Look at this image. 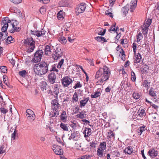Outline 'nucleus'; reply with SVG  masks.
<instances>
[{"label": "nucleus", "instance_id": "nucleus-1", "mask_svg": "<svg viewBox=\"0 0 159 159\" xmlns=\"http://www.w3.org/2000/svg\"><path fill=\"white\" fill-rule=\"evenodd\" d=\"M111 75V72L109 69L106 66H103V68H100L96 72L95 75L96 79H98L100 77V79L97 82L98 84H101L107 80Z\"/></svg>", "mask_w": 159, "mask_h": 159}, {"label": "nucleus", "instance_id": "nucleus-2", "mask_svg": "<svg viewBox=\"0 0 159 159\" xmlns=\"http://www.w3.org/2000/svg\"><path fill=\"white\" fill-rule=\"evenodd\" d=\"M36 68V72L39 75H42L48 71L49 64L45 61H42L37 64Z\"/></svg>", "mask_w": 159, "mask_h": 159}, {"label": "nucleus", "instance_id": "nucleus-3", "mask_svg": "<svg viewBox=\"0 0 159 159\" xmlns=\"http://www.w3.org/2000/svg\"><path fill=\"white\" fill-rule=\"evenodd\" d=\"M26 47V51L31 52L33 51L35 47V42L32 38H27L24 41Z\"/></svg>", "mask_w": 159, "mask_h": 159}, {"label": "nucleus", "instance_id": "nucleus-4", "mask_svg": "<svg viewBox=\"0 0 159 159\" xmlns=\"http://www.w3.org/2000/svg\"><path fill=\"white\" fill-rule=\"evenodd\" d=\"M52 90H49L48 91V94H50L51 95L53 96L55 99H58V95L59 93L60 84H57L52 86Z\"/></svg>", "mask_w": 159, "mask_h": 159}, {"label": "nucleus", "instance_id": "nucleus-5", "mask_svg": "<svg viewBox=\"0 0 159 159\" xmlns=\"http://www.w3.org/2000/svg\"><path fill=\"white\" fill-rule=\"evenodd\" d=\"M43 54V51L42 50L39 49L37 50L34 54L33 61L34 63L40 62L42 58Z\"/></svg>", "mask_w": 159, "mask_h": 159}, {"label": "nucleus", "instance_id": "nucleus-6", "mask_svg": "<svg viewBox=\"0 0 159 159\" xmlns=\"http://www.w3.org/2000/svg\"><path fill=\"white\" fill-rule=\"evenodd\" d=\"M3 19L4 20L1 22V25H3L1 28V30L2 32H5V31L7 30L8 26V23L11 22V20H9L8 17H4Z\"/></svg>", "mask_w": 159, "mask_h": 159}, {"label": "nucleus", "instance_id": "nucleus-7", "mask_svg": "<svg viewBox=\"0 0 159 159\" xmlns=\"http://www.w3.org/2000/svg\"><path fill=\"white\" fill-rule=\"evenodd\" d=\"M86 7V4L84 3H82L77 5L75 9V12L79 14L83 13Z\"/></svg>", "mask_w": 159, "mask_h": 159}, {"label": "nucleus", "instance_id": "nucleus-8", "mask_svg": "<svg viewBox=\"0 0 159 159\" xmlns=\"http://www.w3.org/2000/svg\"><path fill=\"white\" fill-rule=\"evenodd\" d=\"M62 85L64 87H67L72 83V80L68 76L64 77L61 80Z\"/></svg>", "mask_w": 159, "mask_h": 159}, {"label": "nucleus", "instance_id": "nucleus-9", "mask_svg": "<svg viewBox=\"0 0 159 159\" xmlns=\"http://www.w3.org/2000/svg\"><path fill=\"white\" fill-rule=\"evenodd\" d=\"M63 54V52L61 49L57 48L55 50V53L53 54L52 57L55 60H57L62 56Z\"/></svg>", "mask_w": 159, "mask_h": 159}, {"label": "nucleus", "instance_id": "nucleus-10", "mask_svg": "<svg viewBox=\"0 0 159 159\" xmlns=\"http://www.w3.org/2000/svg\"><path fill=\"white\" fill-rule=\"evenodd\" d=\"M56 79V75L53 72L50 73L48 76V80L51 84L54 83L55 82Z\"/></svg>", "mask_w": 159, "mask_h": 159}, {"label": "nucleus", "instance_id": "nucleus-11", "mask_svg": "<svg viewBox=\"0 0 159 159\" xmlns=\"http://www.w3.org/2000/svg\"><path fill=\"white\" fill-rule=\"evenodd\" d=\"M52 108L53 111L58 110L60 106L59 104L58 103L57 99H55L52 101Z\"/></svg>", "mask_w": 159, "mask_h": 159}, {"label": "nucleus", "instance_id": "nucleus-12", "mask_svg": "<svg viewBox=\"0 0 159 159\" xmlns=\"http://www.w3.org/2000/svg\"><path fill=\"white\" fill-rule=\"evenodd\" d=\"M26 115L28 118L30 119V121H33L35 119L34 112L30 109H28L26 111Z\"/></svg>", "mask_w": 159, "mask_h": 159}, {"label": "nucleus", "instance_id": "nucleus-13", "mask_svg": "<svg viewBox=\"0 0 159 159\" xmlns=\"http://www.w3.org/2000/svg\"><path fill=\"white\" fill-rule=\"evenodd\" d=\"M137 0H132L130 3V11L133 12L137 6Z\"/></svg>", "mask_w": 159, "mask_h": 159}, {"label": "nucleus", "instance_id": "nucleus-14", "mask_svg": "<svg viewBox=\"0 0 159 159\" xmlns=\"http://www.w3.org/2000/svg\"><path fill=\"white\" fill-rule=\"evenodd\" d=\"M148 154L152 158H154L157 155V152L154 148L150 149L148 152Z\"/></svg>", "mask_w": 159, "mask_h": 159}, {"label": "nucleus", "instance_id": "nucleus-15", "mask_svg": "<svg viewBox=\"0 0 159 159\" xmlns=\"http://www.w3.org/2000/svg\"><path fill=\"white\" fill-rule=\"evenodd\" d=\"M31 34H32L36 35L38 37L40 36H43V35L45 34L46 31L44 30L41 31H35L31 30Z\"/></svg>", "mask_w": 159, "mask_h": 159}, {"label": "nucleus", "instance_id": "nucleus-16", "mask_svg": "<svg viewBox=\"0 0 159 159\" xmlns=\"http://www.w3.org/2000/svg\"><path fill=\"white\" fill-rule=\"evenodd\" d=\"M50 46L49 45H46L45 46L44 48V54L46 55H49L51 54V46Z\"/></svg>", "mask_w": 159, "mask_h": 159}, {"label": "nucleus", "instance_id": "nucleus-17", "mask_svg": "<svg viewBox=\"0 0 159 159\" xmlns=\"http://www.w3.org/2000/svg\"><path fill=\"white\" fill-rule=\"evenodd\" d=\"M83 134H84V137L85 138L89 137L92 134L91 129L90 128H87L85 127L84 131Z\"/></svg>", "mask_w": 159, "mask_h": 159}, {"label": "nucleus", "instance_id": "nucleus-18", "mask_svg": "<svg viewBox=\"0 0 159 159\" xmlns=\"http://www.w3.org/2000/svg\"><path fill=\"white\" fill-rule=\"evenodd\" d=\"M71 138L74 140H77L80 137V134L78 131L74 132L71 134Z\"/></svg>", "mask_w": 159, "mask_h": 159}, {"label": "nucleus", "instance_id": "nucleus-19", "mask_svg": "<svg viewBox=\"0 0 159 159\" xmlns=\"http://www.w3.org/2000/svg\"><path fill=\"white\" fill-rule=\"evenodd\" d=\"M61 148L58 146H56L55 148H53V150L57 155H61L63 154V152L61 151Z\"/></svg>", "mask_w": 159, "mask_h": 159}, {"label": "nucleus", "instance_id": "nucleus-20", "mask_svg": "<svg viewBox=\"0 0 159 159\" xmlns=\"http://www.w3.org/2000/svg\"><path fill=\"white\" fill-rule=\"evenodd\" d=\"M142 57L141 54L138 53L136 55H135V58H134V63H139L141 60Z\"/></svg>", "mask_w": 159, "mask_h": 159}, {"label": "nucleus", "instance_id": "nucleus-21", "mask_svg": "<svg viewBox=\"0 0 159 159\" xmlns=\"http://www.w3.org/2000/svg\"><path fill=\"white\" fill-rule=\"evenodd\" d=\"M133 151V149L131 146L127 147L124 151L125 154H130Z\"/></svg>", "mask_w": 159, "mask_h": 159}, {"label": "nucleus", "instance_id": "nucleus-22", "mask_svg": "<svg viewBox=\"0 0 159 159\" xmlns=\"http://www.w3.org/2000/svg\"><path fill=\"white\" fill-rule=\"evenodd\" d=\"M60 7H67L69 3L66 0H63L60 1L58 3Z\"/></svg>", "mask_w": 159, "mask_h": 159}, {"label": "nucleus", "instance_id": "nucleus-23", "mask_svg": "<svg viewBox=\"0 0 159 159\" xmlns=\"http://www.w3.org/2000/svg\"><path fill=\"white\" fill-rule=\"evenodd\" d=\"M156 92L155 91L154 89L151 87L149 91V94L152 97L157 96L156 94Z\"/></svg>", "mask_w": 159, "mask_h": 159}, {"label": "nucleus", "instance_id": "nucleus-24", "mask_svg": "<svg viewBox=\"0 0 159 159\" xmlns=\"http://www.w3.org/2000/svg\"><path fill=\"white\" fill-rule=\"evenodd\" d=\"M129 10V5L127 4L125 6L123 7L122 8V11L123 14L125 16L127 14L128 11Z\"/></svg>", "mask_w": 159, "mask_h": 159}, {"label": "nucleus", "instance_id": "nucleus-25", "mask_svg": "<svg viewBox=\"0 0 159 159\" xmlns=\"http://www.w3.org/2000/svg\"><path fill=\"white\" fill-rule=\"evenodd\" d=\"M95 39L98 42L103 43L107 42L106 39L104 37L98 36L95 37Z\"/></svg>", "mask_w": 159, "mask_h": 159}, {"label": "nucleus", "instance_id": "nucleus-26", "mask_svg": "<svg viewBox=\"0 0 159 159\" xmlns=\"http://www.w3.org/2000/svg\"><path fill=\"white\" fill-rule=\"evenodd\" d=\"M137 117L145 116L146 115L145 110L143 109L140 108L138 111Z\"/></svg>", "mask_w": 159, "mask_h": 159}, {"label": "nucleus", "instance_id": "nucleus-27", "mask_svg": "<svg viewBox=\"0 0 159 159\" xmlns=\"http://www.w3.org/2000/svg\"><path fill=\"white\" fill-rule=\"evenodd\" d=\"M72 26V25L70 22L66 23L65 25L64 30L66 31H69Z\"/></svg>", "mask_w": 159, "mask_h": 159}, {"label": "nucleus", "instance_id": "nucleus-28", "mask_svg": "<svg viewBox=\"0 0 159 159\" xmlns=\"http://www.w3.org/2000/svg\"><path fill=\"white\" fill-rule=\"evenodd\" d=\"M41 89L43 91H46V88L47 87V83L45 81H42L41 82Z\"/></svg>", "mask_w": 159, "mask_h": 159}, {"label": "nucleus", "instance_id": "nucleus-29", "mask_svg": "<svg viewBox=\"0 0 159 159\" xmlns=\"http://www.w3.org/2000/svg\"><path fill=\"white\" fill-rule=\"evenodd\" d=\"M60 116L62 120L63 121H65L66 120L67 116L65 111H63L62 112Z\"/></svg>", "mask_w": 159, "mask_h": 159}, {"label": "nucleus", "instance_id": "nucleus-30", "mask_svg": "<svg viewBox=\"0 0 159 159\" xmlns=\"http://www.w3.org/2000/svg\"><path fill=\"white\" fill-rule=\"evenodd\" d=\"M145 130V126H142L139 127L137 130V132L139 135H140Z\"/></svg>", "mask_w": 159, "mask_h": 159}, {"label": "nucleus", "instance_id": "nucleus-31", "mask_svg": "<svg viewBox=\"0 0 159 159\" xmlns=\"http://www.w3.org/2000/svg\"><path fill=\"white\" fill-rule=\"evenodd\" d=\"M7 43L8 44L10 43H13L14 42V38L11 36H9L5 40Z\"/></svg>", "mask_w": 159, "mask_h": 159}, {"label": "nucleus", "instance_id": "nucleus-32", "mask_svg": "<svg viewBox=\"0 0 159 159\" xmlns=\"http://www.w3.org/2000/svg\"><path fill=\"white\" fill-rule=\"evenodd\" d=\"M141 96V93H139L138 92H134L132 94L133 97L136 99H139Z\"/></svg>", "mask_w": 159, "mask_h": 159}, {"label": "nucleus", "instance_id": "nucleus-33", "mask_svg": "<svg viewBox=\"0 0 159 159\" xmlns=\"http://www.w3.org/2000/svg\"><path fill=\"white\" fill-rule=\"evenodd\" d=\"M101 93L100 91H96L94 92V94H91V95L92 98H95L98 97L100 96Z\"/></svg>", "mask_w": 159, "mask_h": 159}, {"label": "nucleus", "instance_id": "nucleus-34", "mask_svg": "<svg viewBox=\"0 0 159 159\" xmlns=\"http://www.w3.org/2000/svg\"><path fill=\"white\" fill-rule=\"evenodd\" d=\"M106 147V143L105 142L100 143L98 148L102 150H105Z\"/></svg>", "mask_w": 159, "mask_h": 159}, {"label": "nucleus", "instance_id": "nucleus-35", "mask_svg": "<svg viewBox=\"0 0 159 159\" xmlns=\"http://www.w3.org/2000/svg\"><path fill=\"white\" fill-rule=\"evenodd\" d=\"M143 37L142 33L141 32H139L136 35V42H139L141 39H143Z\"/></svg>", "mask_w": 159, "mask_h": 159}, {"label": "nucleus", "instance_id": "nucleus-36", "mask_svg": "<svg viewBox=\"0 0 159 159\" xmlns=\"http://www.w3.org/2000/svg\"><path fill=\"white\" fill-rule=\"evenodd\" d=\"M57 17L59 20H62L63 19V12L62 11L60 10L57 14Z\"/></svg>", "mask_w": 159, "mask_h": 159}, {"label": "nucleus", "instance_id": "nucleus-37", "mask_svg": "<svg viewBox=\"0 0 159 159\" xmlns=\"http://www.w3.org/2000/svg\"><path fill=\"white\" fill-rule=\"evenodd\" d=\"M59 41L62 44H64L66 43L67 40L66 38L63 36H61L58 38Z\"/></svg>", "mask_w": 159, "mask_h": 159}, {"label": "nucleus", "instance_id": "nucleus-38", "mask_svg": "<svg viewBox=\"0 0 159 159\" xmlns=\"http://www.w3.org/2000/svg\"><path fill=\"white\" fill-rule=\"evenodd\" d=\"M141 69L142 72H147L149 70V67L148 65H145L143 66Z\"/></svg>", "mask_w": 159, "mask_h": 159}, {"label": "nucleus", "instance_id": "nucleus-39", "mask_svg": "<svg viewBox=\"0 0 159 159\" xmlns=\"http://www.w3.org/2000/svg\"><path fill=\"white\" fill-rule=\"evenodd\" d=\"M86 114H85L83 112H80L79 113L77 114L76 116L78 118L82 119L85 117Z\"/></svg>", "mask_w": 159, "mask_h": 159}, {"label": "nucleus", "instance_id": "nucleus-40", "mask_svg": "<svg viewBox=\"0 0 159 159\" xmlns=\"http://www.w3.org/2000/svg\"><path fill=\"white\" fill-rule=\"evenodd\" d=\"M53 112H52V113H50V116L51 117H53L54 116L57 117L59 115V110H56V111H53Z\"/></svg>", "mask_w": 159, "mask_h": 159}, {"label": "nucleus", "instance_id": "nucleus-41", "mask_svg": "<svg viewBox=\"0 0 159 159\" xmlns=\"http://www.w3.org/2000/svg\"><path fill=\"white\" fill-rule=\"evenodd\" d=\"M104 150L101 149V148H98L97 151V154L100 157H102L103 155V151Z\"/></svg>", "mask_w": 159, "mask_h": 159}, {"label": "nucleus", "instance_id": "nucleus-42", "mask_svg": "<svg viewBox=\"0 0 159 159\" xmlns=\"http://www.w3.org/2000/svg\"><path fill=\"white\" fill-rule=\"evenodd\" d=\"M60 126L64 130L66 131H68V128L66 125V124L61 123L60 125Z\"/></svg>", "mask_w": 159, "mask_h": 159}, {"label": "nucleus", "instance_id": "nucleus-43", "mask_svg": "<svg viewBox=\"0 0 159 159\" xmlns=\"http://www.w3.org/2000/svg\"><path fill=\"white\" fill-rule=\"evenodd\" d=\"M72 100L73 102H77L78 101V96L76 92H75L73 95Z\"/></svg>", "mask_w": 159, "mask_h": 159}, {"label": "nucleus", "instance_id": "nucleus-44", "mask_svg": "<svg viewBox=\"0 0 159 159\" xmlns=\"http://www.w3.org/2000/svg\"><path fill=\"white\" fill-rule=\"evenodd\" d=\"M27 72L25 70L20 71L19 72V74L22 77H25L27 75Z\"/></svg>", "mask_w": 159, "mask_h": 159}, {"label": "nucleus", "instance_id": "nucleus-45", "mask_svg": "<svg viewBox=\"0 0 159 159\" xmlns=\"http://www.w3.org/2000/svg\"><path fill=\"white\" fill-rule=\"evenodd\" d=\"M7 67L5 66H0V72L4 73H7Z\"/></svg>", "mask_w": 159, "mask_h": 159}, {"label": "nucleus", "instance_id": "nucleus-46", "mask_svg": "<svg viewBox=\"0 0 159 159\" xmlns=\"http://www.w3.org/2000/svg\"><path fill=\"white\" fill-rule=\"evenodd\" d=\"M131 80L133 82H135L136 80V77L134 72L132 71L131 72Z\"/></svg>", "mask_w": 159, "mask_h": 159}, {"label": "nucleus", "instance_id": "nucleus-47", "mask_svg": "<svg viewBox=\"0 0 159 159\" xmlns=\"http://www.w3.org/2000/svg\"><path fill=\"white\" fill-rule=\"evenodd\" d=\"M56 64H54L52 66V68L49 70L50 71L52 72V71H56L57 72H58L59 70L56 68Z\"/></svg>", "mask_w": 159, "mask_h": 159}, {"label": "nucleus", "instance_id": "nucleus-48", "mask_svg": "<svg viewBox=\"0 0 159 159\" xmlns=\"http://www.w3.org/2000/svg\"><path fill=\"white\" fill-rule=\"evenodd\" d=\"M106 15H108L111 18L113 17V15L111 13V10L109 9L107 10L105 12Z\"/></svg>", "mask_w": 159, "mask_h": 159}, {"label": "nucleus", "instance_id": "nucleus-49", "mask_svg": "<svg viewBox=\"0 0 159 159\" xmlns=\"http://www.w3.org/2000/svg\"><path fill=\"white\" fill-rule=\"evenodd\" d=\"M150 82H148L147 80H145L143 83V86L146 88H149L150 85Z\"/></svg>", "mask_w": 159, "mask_h": 159}, {"label": "nucleus", "instance_id": "nucleus-50", "mask_svg": "<svg viewBox=\"0 0 159 159\" xmlns=\"http://www.w3.org/2000/svg\"><path fill=\"white\" fill-rule=\"evenodd\" d=\"M114 133L111 130H109L108 133V136L109 138H114Z\"/></svg>", "mask_w": 159, "mask_h": 159}, {"label": "nucleus", "instance_id": "nucleus-51", "mask_svg": "<svg viewBox=\"0 0 159 159\" xmlns=\"http://www.w3.org/2000/svg\"><path fill=\"white\" fill-rule=\"evenodd\" d=\"M87 103L85 102L84 100H82L80 101V107L81 108H82Z\"/></svg>", "mask_w": 159, "mask_h": 159}, {"label": "nucleus", "instance_id": "nucleus-52", "mask_svg": "<svg viewBox=\"0 0 159 159\" xmlns=\"http://www.w3.org/2000/svg\"><path fill=\"white\" fill-rule=\"evenodd\" d=\"M64 59H62L59 62L58 64L57 65V68H60L61 67V66L63 63Z\"/></svg>", "mask_w": 159, "mask_h": 159}, {"label": "nucleus", "instance_id": "nucleus-53", "mask_svg": "<svg viewBox=\"0 0 159 159\" xmlns=\"http://www.w3.org/2000/svg\"><path fill=\"white\" fill-rule=\"evenodd\" d=\"M4 146L3 145L1 146L0 147V154L6 152V149H4Z\"/></svg>", "mask_w": 159, "mask_h": 159}, {"label": "nucleus", "instance_id": "nucleus-54", "mask_svg": "<svg viewBox=\"0 0 159 159\" xmlns=\"http://www.w3.org/2000/svg\"><path fill=\"white\" fill-rule=\"evenodd\" d=\"M7 76L6 75H3V81L4 83L6 84L9 88H12V86L10 85V86H9L8 84H7V83H6V78Z\"/></svg>", "mask_w": 159, "mask_h": 159}, {"label": "nucleus", "instance_id": "nucleus-55", "mask_svg": "<svg viewBox=\"0 0 159 159\" xmlns=\"http://www.w3.org/2000/svg\"><path fill=\"white\" fill-rule=\"evenodd\" d=\"M120 43L122 45H127L128 43L127 40L126 39H121Z\"/></svg>", "mask_w": 159, "mask_h": 159}, {"label": "nucleus", "instance_id": "nucleus-56", "mask_svg": "<svg viewBox=\"0 0 159 159\" xmlns=\"http://www.w3.org/2000/svg\"><path fill=\"white\" fill-rule=\"evenodd\" d=\"M152 22L151 20L148 19L146 21V22H145L144 25H146L147 26H149L151 24Z\"/></svg>", "mask_w": 159, "mask_h": 159}, {"label": "nucleus", "instance_id": "nucleus-57", "mask_svg": "<svg viewBox=\"0 0 159 159\" xmlns=\"http://www.w3.org/2000/svg\"><path fill=\"white\" fill-rule=\"evenodd\" d=\"M149 26H147V25L143 24V25L141 26V28L142 31H146L148 30Z\"/></svg>", "mask_w": 159, "mask_h": 159}, {"label": "nucleus", "instance_id": "nucleus-58", "mask_svg": "<svg viewBox=\"0 0 159 159\" xmlns=\"http://www.w3.org/2000/svg\"><path fill=\"white\" fill-rule=\"evenodd\" d=\"M90 157V155H83L80 158H79L77 159H88Z\"/></svg>", "mask_w": 159, "mask_h": 159}, {"label": "nucleus", "instance_id": "nucleus-59", "mask_svg": "<svg viewBox=\"0 0 159 159\" xmlns=\"http://www.w3.org/2000/svg\"><path fill=\"white\" fill-rule=\"evenodd\" d=\"M82 87V85L80 84V82L77 83L75 86L73 87L74 89H76L77 88H80Z\"/></svg>", "mask_w": 159, "mask_h": 159}, {"label": "nucleus", "instance_id": "nucleus-60", "mask_svg": "<svg viewBox=\"0 0 159 159\" xmlns=\"http://www.w3.org/2000/svg\"><path fill=\"white\" fill-rule=\"evenodd\" d=\"M19 24L17 20H15L14 21V22L11 23V25L12 26V28H14L15 26H17Z\"/></svg>", "mask_w": 159, "mask_h": 159}, {"label": "nucleus", "instance_id": "nucleus-61", "mask_svg": "<svg viewBox=\"0 0 159 159\" xmlns=\"http://www.w3.org/2000/svg\"><path fill=\"white\" fill-rule=\"evenodd\" d=\"M0 109H1V112L3 114L6 113L8 111L7 110L5 109L3 107H1L0 108Z\"/></svg>", "mask_w": 159, "mask_h": 159}, {"label": "nucleus", "instance_id": "nucleus-62", "mask_svg": "<svg viewBox=\"0 0 159 159\" xmlns=\"http://www.w3.org/2000/svg\"><path fill=\"white\" fill-rule=\"evenodd\" d=\"M119 28L117 26L116 27V29L114 28H113V29H112V28H111L110 29H109L108 31L109 32H111V31H115L116 32H117V30Z\"/></svg>", "mask_w": 159, "mask_h": 159}, {"label": "nucleus", "instance_id": "nucleus-63", "mask_svg": "<svg viewBox=\"0 0 159 159\" xmlns=\"http://www.w3.org/2000/svg\"><path fill=\"white\" fill-rule=\"evenodd\" d=\"M22 0H13L12 3L15 4H18L21 2Z\"/></svg>", "mask_w": 159, "mask_h": 159}, {"label": "nucleus", "instance_id": "nucleus-64", "mask_svg": "<svg viewBox=\"0 0 159 159\" xmlns=\"http://www.w3.org/2000/svg\"><path fill=\"white\" fill-rule=\"evenodd\" d=\"M14 29V31L15 32H19L20 31V28L19 27H15L14 28H13Z\"/></svg>", "mask_w": 159, "mask_h": 159}]
</instances>
